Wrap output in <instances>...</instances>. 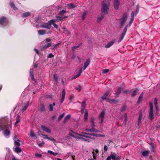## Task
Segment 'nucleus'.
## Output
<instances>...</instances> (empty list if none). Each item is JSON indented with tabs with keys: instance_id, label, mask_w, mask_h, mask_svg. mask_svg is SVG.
Segmentation results:
<instances>
[{
	"instance_id": "61",
	"label": "nucleus",
	"mask_w": 160,
	"mask_h": 160,
	"mask_svg": "<svg viewBox=\"0 0 160 160\" xmlns=\"http://www.w3.org/2000/svg\"><path fill=\"white\" fill-rule=\"evenodd\" d=\"M91 136H96L97 137H98L99 136H100V134H95L94 133H92Z\"/></svg>"
},
{
	"instance_id": "52",
	"label": "nucleus",
	"mask_w": 160,
	"mask_h": 160,
	"mask_svg": "<svg viewBox=\"0 0 160 160\" xmlns=\"http://www.w3.org/2000/svg\"><path fill=\"white\" fill-rule=\"evenodd\" d=\"M119 102V100L118 99H112V102H113L115 104H117Z\"/></svg>"
},
{
	"instance_id": "60",
	"label": "nucleus",
	"mask_w": 160,
	"mask_h": 160,
	"mask_svg": "<svg viewBox=\"0 0 160 160\" xmlns=\"http://www.w3.org/2000/svg\"><path fill=\"white\" fill-rule=\"evenodd\" d=\"M54 57V55H53L52 53H50L49 54L47 57L48 58H52Z\"/></svg>"
},
{
	"instance_id": "7",
	"label": "nucleus",
	"mask_w": 160,
	"mask_h": 160,
	"mask_svg": "<svg viewBox=\"0 0 160 160\" xmlns=\"http://www.w3.org/2000/svg\"><path fill=\"white\" fill-rule=\"evenodd\" d=\"M112 92L111 90H108L102 96V98L103 99H106L108 98L107 97L108 96H109L111 95Z\"/></svg>"
},
{
	"instance_id": "47",
	"label": "nucleus",
	"mask_w": 160,
	"mask_h": 160,
	"mask_svg": "<svg viewBox=\"0 0 160 160\" xmlns=\"http://www.w3.org/2000/svg\"><path fill=\"white\" fill-rule=\"evenodd\" d=\"M52 44L51 43H47L44 45L45 47L47 49L52 46Z\"/></svg>"
},
{
	"instance_id": "17",
	"label": "nucleus",
	"mask_w": 160,
	"mask_h": 160,
	"mask_svg": "<svg viewBox=\"0 0 160 160\" xmlns=\"http://www.w3.org/2000/svg\"><path fill=\"white\" fill-rule=\"evenodd\" d=\"M30 74L32 80L33 81H35V79L34 78V76L33 74V68H31L30 69Z\"/></svg>"
},
{
	"instance_id": "24",
	"label": "nucleus",
	"mask_w": 160,
	"mask_h": 160,
	"mask_svg": "<svg viewBox=\"0 0 160 160\" xmlns=\"http://www.w3.org/2000/svg\"><path fill=\"white\" fill-rule=\"evenodd\" d=\"M21 142L20 140L17 139V140H15L14 142V144L17 146H19L20 145V142Z\"/></svg>"
},
{
	"instance_id": "34",
	"label": "nucleus",
	"mask_w": 160,
	"mask_h": 160,
	"mask_svg": "<svg viewBox=\"0 0 160 160\" xmlns=\"http://www.w3.org/2000/svg\"><path fill=\"white\" fill-rule=\"evenodd\" d=\"M16 121L15 123V125H16L20 121V116L18 115L16 117Z\"/></svg>"
},
{
	"instance_id": "41",
	"label": "nucleus",
	"mask_w": 160,
	"mask_h": 160,
	"mask_svg": "<svg viewBox=\"0 0 160 160\" xmlns=\"http://www.w3.org/2000/svg\"><path fill=\"white\" fill-rule=\"evenodd\" d=\"M150 150L151 151L153 152H154V145L152 143L150 144Z\"/></svg>"
},
{
	"instance_id": "54",
	"label": "nucleus",
	"mask_w": 160,
	"mask_h": 160,
	"mask_svg": "<svg viewBox=\"0 0 160 160\" xmlns=\"http://www.w3.org/2000/svg\"><path fill=\"white\" fill-rule=\"evenodd\" d=\"M105 100H106V101H107V102H110V103L112 102V99H111V98H107L105 99Z\"/></svg>"
},
{
	"instance_id": "13",
	"label": "nucleus",
	"mask_w": 160,
	"mask_h": 160,
	"mask_svg": "<svg viewBox=\"0 0 160 160\" xmlns=\"http://www.w3.org/2000/svg\"><path fill=\"white\" fill-rule=\"evenodd\" d=\"M65 93L66 92L65 89H63L62 90V95L61 99L60 101V102L61 103H62L64 100Z\"/></svg>"
},
{
	"instance_id": "28",
	"label": "nucleus",
	"mask_w": 160,
	"mask_h": 160,
	"mask_svg": "<svg viewBox=\"0 0 160 160\" xmlns=\"http://www.w3.org/2000/svg\"><path fill=\"white\" fill-rule=\"evenodd\" d=\"M138 91V89L137 88H136L135 90L132 91V97H134L137 93V92Z\"/></svg>"
},
{
	"instance_id": "23",
	"label": "nucleus",
	"mask_w": 160,
	"mask_h": 160,
	"mask_svg": "<svg viewBox=\"0 0 160 160\" xmlns=\"http://www.w3.org/2000/svg\"><path fill=\"white\" fill-rule=\"evenodd\" d=\"M91 126L92 127V128L90 129L91 132H98L97 130H96L94 128V127L95 126L94 123H91Z\"/></svg>"
},
{
	"instance_id": "44",
	"label": "nucleus",
	"mask_w": 160,
	"mask_h": 160,
	"mask_svg": "<svg viewBox=\"0 0 160 160\" xmlns=\"http://www.w3.org/2000/svg\"><path fill=\"white\" fill-rule=\"evenodd\" d=\"M127 108V106L126 105L123 106L121 109L120 110V111L122 112H123L125 111V110Z\"/></svg>"
},
{
	"instance_id": "45",
	"label": "nucleus",
	"mask_w": 160,
	"mask_h": 160,
	"mask_svg": "<svg viewBox=\"0 0 160 160\" xmlns=\"http://www.w3.org/2000/svg\"><path fill=\"white\" fill-rule=\"evenodd\" d=\"M90 62V60L89 59H87L85 63H84V65L87 67L89 65Z\"/></svg>"
},
{
	"instance_id": "21",
	"label": "nucleus",
	"mask_w": 160,
	"mask_h": 160,
	"mask_svg": "<svg viewBox=\"0 0 160 160\" xmlns=\"http://www.w3.org/2000/svg\"><path fill=\"white\" fill-rule=\"evenodd\" d=\"M70 117H71V115L69 114H68V115H67L65 117V118H64V120H63V123H66L68 121V120L70 118Z\"/></svg>"
},
{
	"instance_id": "37",
	"label": "nucleus",
	"mask_w": 160,
	"mask_h": 160,
	"mask_svg": "<svg viewBox=\"0 0 160 160\" xmlns=\"http://www.w3.org/2000/svg\"><path fill=\"white\" fill-rule=\"evenodd\" d=\"M40 111L41 112H43L45 111V108L44 105L42 104L40 108Z\"/></svg>"
},
{
	"instance_id": "59",
	"label": "nucleus",
	"mask_w": 160,
	"mask_h": 160,
	"mask_svg": "<svg viewBox=\"0 0 160 160\" xmlns=\"http://www.w3.org/2000/svg\"><path fill=\"white\" fill-rule=\"evenodd\" d=\"M52 20H53L52 19V20H50L48 22V23H49V24H50L51 26V25L52 24L53 25V24H54L55 23H54V22L52 21Z\"/></svg>"
},
{
	"instance_id": "32",
	"label": "nucleus",
	"mask_w": 160,
	"mask_h": 160,
	"mask_svg": "<svg viewBox=\"0 0 160 160\" xmlns=\"http://www.w3.org/2000/svg\"><path fill=\"white\" fill-rule=\"evenodd\" d=\"M126 34L122 32L121 34V37L120 38L119 41H118V43H120L123 39Z\"/></svg>"
},
{
	"instance_id": "35",
	"label": "nucleus",
	"mask_w": 160,
	"mask_h": 160,
	"mask_svg": "<svg viewBox=\"0 0 160 160\" xmlns=\"http://www.w3.org/2000/svg\"><path fill=\"white\" fill-rule=\"evenodd\" d=\"M86 101H83L81 103V108H83V109L85 108L86 107Z\"/></svg>"
},
{
	"instance_id": "22",
	"label": "nucleus",
	"mask_w": 160,
	"mask_h": 160,
	"mask_svg": "<svg viewBox=\"0 0 160 160\" xmlns=\"http://www.w3.org/2000/svg\"><path fill=\"white\" fill-rule=\"evenodd\" d=\"M30 13L29 12H26L23 13L22 15V18L26 17L30 15Z\"/></svg>"
},
{
	"instance_id": "19",
	"label": "nucleus",
	"mask_w": 160,
	"mask_h": 160,
	"mask_svg": "<svg viewBox=\"0 0 160 160\" xmlns=\"http://www.w3.org/2000/svg\"><path fill=\"white\" fill-rule=\"evenodd\" d=\"M41 128H42V130H43L44 131L47 132H48L49 133H51L50 130L49 129H48V128H47V127H46L44 126H43V125H42Z\"/></svg>"
},
{
	"instance_id": "49",
	"label": "nucleus",
	"mask_w": 160,
	"mask_h": 160,
	"mask_svg": "<svg viewBox=\"0 0 160 160\" xmlns=\"http://www.w3.org/2000/svg\"><path fill=\"white\" fill-rule=\"evenodd\" d=\"M128 26V24H127L125 26V28L123 30V31L122 32L123 33L126 34L127 31V30Z\"/></svg>"
},
{
	"instance_id": "53",
	"label": "nucleus",
	"mask_w": 160,
	"mask_h": 160,
	"mask_svg": "<svg viewBox=\"0 0 160 160\" xmlns=\"http://www.w3.org/2000/svg\"><path fill=\"white\" fill-rule=\"evenodd\" d=\"M49 109L50 111H52L53 110V106L52 104H49Z\"/></svg>"
},
{
	"instance_id": "16",
	"label": "nucleus",
	"mask_w": 160,
	"mask_h": 160,
	"mask_svg": "<svg viewBox=\"0 0 160 160\" xmlns=\"http://www.w3.org/2000/svg\"><path fill=\"white\" fill-rule=\"evenodd\" d=\"M105 112L106 110L105 109H103L101 113V124H102V120L104 117Z\"/></svg>"
},
{
	"instance_id": "10",
	"label": "nucleus",
	"mask_w": 160,
	"mask_h": 160,
	"mask_svg": "<svg viewBox=\"0 0 160 160\" xmlns=\"http://www.w3.org/2000/svg\"><path fill=\"white\" fill-rule=\"evenodd\" d=\"M41 27L45 28L50 29L51 27L50 24H49L48 22L43 24L41 25Z\"/></svg>"
},
{
	"instance_id": "58",
	"label": "nucleus",
	"mask_w": 160,
	"mask_h": 160,
	"mask_svg": "<svg viewBox=\"0 0 160 160\" xmlns=\"http://www.w3.org/2000/svg\"><path fill=\"white\" fill-rule=\"evenodd\" d=\"M35 156L37 157L40 158L42 156V155L41 154L36 153L35 154Z\"/></svg>"
},
{
	"instance_id": "63",
	"label": "nucleus",
	"mask_w": 160,
	"mask_h": 160,
	"mask_svg": "<svg viewBox=\"0 0 160 160\" xmlns=\"http://www.w3.org/2000/svg\"><path fill=\"white\" fill-rule=\"evenodd\" d=\"M44 144V142L43 141H42L41 142L39 143L38 144V145L39 147H41Z\"/></svg>"
},
{
	"instance_id": "18",
	"label": "nucleus",
	"mask_w": 160,
	"mask_h": 160,
	"mask_svg": "<svg viewBox=\"0 0 160 160\" xmlns=\"http://www.w3.org/2000/svg\"><path fill=\"white\" fill-rule=\"evenodd\" d=\"M82 71V68H80L79 70V72L78 73L77 75H75V76L72 77L71 78V80H73V79H75L77 78H78V77H79L81 75Z\"/></svg>"
},
{
	"instance_id": "38",
	"label": "nucleus",
	"mask_w": 160,
	"mask_h": 160,
	"mask_svg": "<svg viewBox=\"0 0 160 160\" xmlns=\"http://www.w3.org/2000/svg\"><path fill=\"white\" fill-rule=\"evenodd\" d=\"M74 133L76 134H77L80 136H82V137H84L88 138H91V137L90 136H86V135H85L83 134H77L76 133Z\"/></svg>"
},
{
	"instance_id": "9",
	"label": "nucleus",
	"mask_w": 160,
	"mask_h": 160,
	"mask_svg": "<svg viewBox=\"0 0 160 160\" xmlns=\"http://www.w3.org/2000/svg\"><path fill=\"white\" fill-rule=\"evenodd\" d=\"M116 42V41L115 39L113 40L106 44L105 47L106 48H108L112 46Z\"/></svg>"
},
{
	"instance_id": "11",
	"label": "nucleus",
	"mask_w": 160,
	"mask_h": 160,
	"mask_svg": "<svg viewBox=\"0 0 160 160\" xmlns=\"http://www.w3.org/2000/svg\"><path fill=\"white\" fill-rule=\"evenodd\" d=\"M134 18V12L132 11L131 13V18L128 25L130 26L132 23Z\"/></svg>"
},
{
	"instance_id": "56",
	"label": "nucleus",
	"mask_w": 160,
	"mask_h": 160,
	"mask_svg": "<svg viewBox=\"0 0 160 160\" xmlns=\"http://www.w3.org/2000/svg\"><path fill=\"white\" fill-rule=\"evenodd\" d=\"M109 71L108 69H105L102 70V73L103 74L108 73Z\"/></svg>"
},
{
	"instance_id": "4",
	"label": "nucleus",
	"mask_w": 160,
	"mask_h": 160,
	"mask_svg": "<svg viewBox=\"0 0 160 160\" xmlns=\"http://www.w3.org/2000/svg\"><path fill=\"white\" fill-rule=\"evenodd\" d=\"M8 126L9 125L8 124L6 125H2L1 126V128L2 130L5 129L4 133V135L6 136H8L10 134V131Z\"/></svg>"
},
{
	"instance_id": "40",
	"label": "nucleus",
	"mask_w": 160,
	"mask_h": 160,
	"mask_svg": "<svg viewBox=\"0 0 160 160\" xmlns=\"http://www.w3.org/2000/svg\"><path fill=\"white\" fill-rule=\"evenodd\" d=\"M131 90L126 89L123 90L122 91V93L123 94H129L131 92Z\"/></svg>"
},
{
	"instance_id": "36",
	"label": "nucleus",
	"mask_w": 160,
	"mask_h": 160,
	"mask_svg": "<svg viewBox=\"0 0 160 160\" xmlns=\"http://www.w3.org/2000/svg\"><path fill=\"white\" fill-rule=\"evenodd\" d=\"M143 96V93H142L140 95V96H139V97H138V103H139V102L141 101V100Z\"/></svg>"
},
{
	"instance_id": "5",
	"label": "nucleus",
	"mask_w": 160,
	"mask_h": 160,
	"mask_svg": "<svg viewBox=\"0 0 160 160\" xmlns=\"http://www.w3.org/2000/svg\"><path fill=\"white\" fill-rule=\"evenodd\" d=\"M128 18V15L127 13H124L123 14L122 18H121L120 22L121 27H122L125 24Z\"/></svg>"
},
{
	"instance_id": "42",
	"label": "nucleus",
	"mask_w": 160,
	"mask_h": 160,
	"mask_svg": "<svg viewBox=\"0 0 160 160\" xmlns=\"http://www.w3.org/2000/svg\"><path fill=\"white\" fill-rule=\"evenodd\" d=\"M53 78L56 82H58V76L57 75L54 74L53 75Z\"/></svg>"
},
{
	"instance_id": "8",
	"label": "nucleus",
	"mask_w": 160,
	"mask_h": 160,
	"mask_svg": "<svg viewBox=\"0 0 160 160\" xmlns=\"http://www.w3.org/2000/svg\"><path fill=\"white\" fill-rule=\"evenodd\" d=\"M114 7L115 10H118L120 5V2L118 0H114Z\"/></svg>"
},
{
	"instance_id": "2",
	"label": "nucleus",
	"mask_w": 160,
	"mask_h": 160,
	"mask_svg": "<svg viewBox=\"0 0 160 160\" xmlns=\"http://www.w3.org/2000/svg\"><path fill=\"white\" fill-rule=\"evenodd\" d=\"M120 160L121 157L115 153L111 152L109 156L107 157L106 160Z\"/></svg>"
},
{
	"instance_id": "46",
	"label": "nucleus",
	"mask_w": 160,
	"mask_h": 160,
	"mask_svg": "<svg viewBox=\"0 0 160 160\" xmlns=\"http://www.w3.org/2000/svg\"><path fill=\"white\" fill-rule=\"evenodd\" d=\"M66 12V11L64 10H62V11L59 12L58 14L59 15H62Z\"/></svg>"
},
{
	"instance_id": "50",
	"label": "nucleus",
	"mask_w": 160,
	"mask_h": 160,
	"mask_svg": "<svg viewBox=\"0 0 160 160\" xmlns=\"http://www.w3.org/2000/svg\"><path fill=\"white\" fill-rule=\"evenodd\" d=\"M82 44V43H81L80 44H79L78 45L73 47L72 48V50L73 51H74L75 49L76 48H79L80 47V46Z\"/></svg>"
},
{
	"instance_id": "6",
	"label": "nucleus",
	"mask_w": 160,
	"mask_h": 160,
	"mask_svg": "<svg viewBox=\"0 0 160 160\" xmlns=\"http://www.w3.org/2000/svg\"><path fill=\"white\" fill-rule=\"evenodd\" d=\"M8 19L4 17H2L0 18V24L5 26L8 24Z\"/></svg>"
},
{
	"instance_id": "62",
	"label": "nucleus",
	"mask_w": 160,
	"mask_h": 160,
	"mask_svg": "<svg viewBox=\"0 0 160 160\" xmlns=\"http://www.w3.org/2000/svg\"><path fill=\"white\" fill-rule=\"evenodd\" d=\"M51 39L50 38H46L45 40V42H49L51 41Z\"/></svg>"
},
{
	"instance_id": "20",
	"label": "nucleus",
	"mask_w": 160,
	"mask_h": 160,
	"mask_svg": "<svg viewBox=\"0 0 160 160\" xmlns=\"http://www.w3.org/2000/svg\"><path fill=\"white\" fill-rule=\"evenodd\" d=\"M29 102H28L24 106H22V108L21 109L22 112H24L27 109L28 107Z\"/></svg>"
},
{
	"instance_id": "30",
	"label": "nucleus",
	"mask_w": 160,
	"mask_h": 160,
	"mask_svg": "<svg viewBox=\"0 0 160 160\" xmlns=\"http://www.w3.org/2000/svg\"><path fill=\"white\" fill-rule=\"evenodd\" d=\"M21 149L19 146L16 147L15 148V151L17 153H20L21 152Z\"/></svg>"
},
{
	"instance_id": "39",
	"label": "nucleus",
	"mask_w": 160,
	"mask_h": 160,
	"mask_svg": "<svg viewBox=\"0 0 160 160\" xmlns=\"http://www.w3.org/2000/svg\"><path fill=\"white\" fill-rule=\"evenodd\" d=\"M64 115H65L64 113H63L62 114H61L59 115V117H58V122L60 121L64 117Z\"/></svg>"
},
{
	"instance_id": "55",
	"label": "nucleus",
	"mask_w": 160,
	"mask_h": 160,
	"mask_svg": "<svg viewBox=\"0 0 160 160\" xmlns=\"http://www.w3.org/2000/svg\"><path fill=\"white\" fill-rule=\"evenodd\" d=\"M81 88L82 87L80 85H78V87L75 88L76 89L78 90V92L81 91Z\"/></svg>"
},
{
	"instance_id": "12",
	"label": "nucleus",
	"mask_w": 160,
	"mask_h": 160,
	"mask_svg": "<svg viewBox=\"0 0 160 160\" xmlns=\"http://www.w3.org/2000/svg\"><path fill=\"white\" fill-rule=\"evenodd\" d=\"M139 117L138 119V123L139 124L141 122V121L142 118V110H140L139 112Z\"/></svg>"
},
{
	"instance_id": "57",
	"label": "nucleus",
	"mask_w": 160,
	"mask_h": 160,
	"mask_svg": "<svg viewBox=\"0 0 160 160\" xmlns=\"http://www.w3.org/2000/svg\"><path fill=\"white\" fill-rule=\"evenodd\" d=\"M154 104L155 106L158 105V99L156 98L154 99Z\"/></svg>"
},
{
	"instance_id": "26",
	"label": "nucleus",
	"mask_w": 160,
	"mask_h": 160,
	"mask_svg": "<svg viewBox=\"0 0 160 160\" xmlns=\"http://www.w3.org/2000/svg\"><path fill=\"white\" fill-rule=\"evenodd\" d=\"M88 117V112L87 110H85L84 116V120L86 121L87 120Z\"/></svg>"
},
{
	"instance_id": "27",
	"label": "nucleus",
	"mask_w": 160,
	"mask_h": 160,
	"mask_svg": "<svg viewBox=\"0 0 160 160\" xmlns=\"http://www.w3.org/2000/svg\"><path fill=\"white\" fill-rule=\"evenodd\" d=\"M149 151H146L142 152V155L143 157H146L148 156Z\"/></svg>"
},
{
	"instance_id": "25",
	"label": "nucleus",
	"mask_w": 160,
	"mask_h": 160,
	"mask_svg": "<svg viewBox=\"0 0 160 160\" xmlns=\"http://www.w3.org/2000/svg\"><path fill=\"white\" fill-rule=\"evenodd\" d=\"M38 33L41 35H43L45 34L46 30H39L38 31Z\"/></svg>"
},
{
	"instance_id": "51",
	"label": "nucleus",
	"mask_w": 160,
	"mask_h": 160,
	"mask_svg": "<svg viewBox=\"0 0 160 160\" xmlns=\"http://www.w3.org/2000/svg\"><path fill=\"white\" fill-rule=\"evenodd\" d=\"M30 136L32 137H35L36 136V135L34 134V133L32 131H30Z\"/></svg>"
},
{
	"instance_id": "29",
	"label": "nucleus",
	"mask_w": 160,
	"mask_h": 160,
	"mask_svg": "<svg viewBox=\"0 0 160 160\" xmlns=\"http://www.w3.org/2000/svg\"><path fill=\"white\" fill-rule=\"evenodd\" d=\"M98 152V149H96L95 152L94 151L92 152V153L93 154V158L94 159H96V155L97 153Z\"/></svg>"
},
{
	"instance_id": "15",
	"label": "nucleus",
	"mask_w": 160,
	"mask_h": 160,
	"mask_svg": "<svg viewBox=\"0 0 160 160\" xmlns=\"http://www.w3.org/2000/svg\"><path fill=\"white\" fill-rule=\"evenodd\" d=\"M122 90V88H118L117 91H115V93H114L116 95V97H118L119 94L121 92Z\"/></svg>"
},
{
	"instance_id": "31",
	"label": "nucleus",
	"mask_w": 160,
	"mask_h": 160,
	"mask_svg": "<svg viewBox=\"0 0 160 160\" xmlns=\"http://www.w3.org/2000/svg\"><path fill=\"white\" fill-rule=\"evenodd\" d=\"M87 13V11H84L82 13V20H83L85 19Z\"/></svg>"
},
{
	"instance_id": "64",
	"label": "nucleus",
	"mask_w": 160,
	"mask_h": 160,
	"mask_svg": "<svg viewBox=\"0 0 160 160\" xmlns=\"http://www.w3.org/2000/svg\"><path fill=\"white\" fill-rule=\"evenodd\" d=\"M46 49V48L44 46H42L41 47V49L42 51H44Z\"/></svg>"
},
{
	"instance_id": "43",
	"label": "nucleus",
	"mask_w": 160,
	"mask_h": 160,
	"mask_svg": "<svg viewBox=\"0 0 160 160\" xmlns=\"http://www.w3.org/2000/svg\"><path fill=\"white\" fill-rule=\"evenodd\" d=\"M139 5H138L136 6V9L135 11V15H137L138 14V13L139 11Z\"/></svg>"
},
{
	"instance_id": "33",
	"label": "nucleus",
	"mask_w": 160,
	"mask_h": 160,
	"mask_svg": "<svg viewBox=\"0 0 160 160\" xmlns=\"http://www.w3.org/2000/svg\"><path fill=\"white\" fill-rule=\"evenodd\" d=\"M10 6L12 8L15 10H17L18 9L16 7L14 3L12 2H10Z\"/></svg>"
},
{
	"instance_id": "48",
	"label": "nucleus",
	"mask_w": 160,
	"mask_h": 160,
	"mask_svg": "<svg viewBox=\"0 0 160 160\" xmlns=\"http://www.w3.org/2000/svg\"><path fill=\"white\" fill-rule=\"evenodd\" d=\"M55 17L57 19L58 21H61L62 20L63 18L62 17L58 16H55Z\"/></svg>"
},
{
	"instance_id": "14",
	"label": "nucleus",
	"mask_w": 160,
	"mask_h": 160,
	"mask_svg": "<svg viewBox=\"0 0 160 160\" xmlns=\"http://www.w3.org/2000/svg\"><path fill=\"white\" fill-rule=\"evenodd\" d=\"M67 7L68 9H72L77 7V6L75 5L74 4L71 3L67 4Z\"/></svg>"
},
{
	"instance_id": "3",
	"label": "nucleus",
	"mask_w": 160,
	"mask_h": 160,
	"mask_svg": "<svg viewBox=\"0 0 160 160\" xmlns=\"http://www.w3.org/2000/svg\"><path fill=\"white\" fill-rule=\"evenodd\" d=\"M149 107L150 112L149 113L148 118L150 121H152L154 118L153 104L152 102L149 103Z\"/></svg>"
},
{
	"instance_id": "1",
	"label": "nucleus",
	"mask_w": 160,
	"mask_h": 160,
	"mask_svg": "<svg viewBox=\"0 0 160 160\" xmlns=\"http://www.w3.org/2000/svg\"><path fill=\"white\" fill-rule=\"evenodd\" d=\"M111 0H104L102 2V11L105 14H107L108 13Z\"/></svg>"
}]
</instances>
